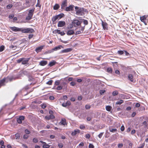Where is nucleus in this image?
Here are the masks:
<instances>
[{"mask_svg": "<svg viewBox=\"0 0 148 148\" xmlns=\"http://www.w3.org/2000/svg\"><path fill=\"white\" fill-rule=\"evenodd\" d=\"M76 14L79 16H83L84 15V12L85 11V9L83 8H79L77 6L75 7Z\"/></svg>", "mask_w": 148, "mask_h": 148, "instance_id": "1", "label": "nucleus"}, {"mask_svg": "<svg viewBox=\"0 0 148 148\" xmlns=\"http://www.w3.org/2000/svg\"><path fill=\"white\" fill-rule=\"evenodd\" d=\"M64 15L63 13H61L58 15L53 16L51 19V20L53 22L56 21L58 19H59L62 18Z\"/></svg>", "mask_w": 148, "mask_h": 148, "instance_id": "2", "label": "nucleus"}, {"mask_svg": "<svg viewBox=\"0 0 148 148\" xmlns=\"http://www.w3.org/2000/svg\"><path fill=\"white\" fill-rule=\"evenodd\" d=\"M8 77H5L3 79L0 80V88L2 86L5 85V83L8 82Z\"/></svg>", "mask_w": 148, "mask_h": 148, "instance_id": "3", "label": "nucleus"}, {"mask_svg": "<svg viewBox=\"0 0 148 148\" xmlns=\"http://www.w3.org/2000/svg\"><path fill=\"white\" fill-rule=\"evenodd\" d=\"M22 31L24 33H30L34 32V30L32 28H27L23 29Z\"/></svg>", "mask_w": 148, "mask_h": 148, "instance_id": "4", "label": "nucleus"}, {"mask_svg": "<svg viewBox=\"0 0 148 148\" xmlns=\"http://www.w3.org/2000/svg\"><path fill=\"white\" fill-rule=\"evenodd\" d=\"M67 0H64L62 2L61 4V9L62 10H64L66 7L67 5Z\"/></svg>", "mask_w": 148, "mask_h": 148, "instance_id": "5", "label": "nucleus"}, {"mask_svg": "<svg viewBox=\"0 0 148 148\" xmlns=\"http://www.w3.org/2000/svg\"><path fill=\"white\" fill-rule=\"evenodd\" d=\"M74 6L73 5H70L68 7L66 8L65 10L67 11H73L74 10Z\"/></svg>", "mask_w": 148, "mask_h": 148, "instance_id": "6", "label": "nucleus"}, {"mask_svg": "<svg viewBox=\"0 0 148 148\" xmlns=\"http://www.w3.org/2000/svg\"><path fill=\"white\" fill-rule=\"evenodd\" d=\"M25 119V117L23 116H19L18 118L17 119V121L19 124H21L22 123V121H23Z\"/></svg>", "mask_w": 148, "mask_h": 148, "instance_id": "7", "label": "nucleus"}, {"mask_svg": "<svg viewBox=\"0 0 148 148\" xmlns=\"http://www.w3.org/2000/svg\"><path fill=\"white\" fill-rule=\"evenodd\" d=\"M66 25L65 22L63 21H60L58 22V26L59 27H63Z\"/></svg>", "mask_w": 148, "mask_h": 148, "instance_id": "8", "label": "nucleus"}, {"mask_svg": "<svg viewBox=\"0 0 148 148\" xmlns=\"http://www.w3.org/2000/svg\"><path fill=\"white\" fill-rule=\"evenodd\" d=\"M102 25L104 30H107L108 29V24L106 22H104L102 21Z\"/></svg>", "mask_w": 148, "mask_h": 148, "instance_id": "9", "label": "nucleus"}, {"mask_svg": "<svg viewBox=\"0 0 148 148\" xmlns=\"http://www.w3.org/2000/svg\"><path fill=\"white\" fill-rule=\"evenodd\" d=\"M148 15H144V16L140 17L141 21L145 23L146 20V18L148 17Z\"/></svg>", "mask_w": 148, "mask_h": 148, "instance_id": "10", "label": "nucleus"}, {"mask_svg": "<svg viewBox=\"0 0 148 148\" xmlns=\"http://www.w3.org/2000/svg\"><path fill=\"white\" fill-rule=\"evenodd\" d=\"M73 23L75 26H79L81 24L80 21L77 20H74L73 22Z\"/></svg>", "mask_w": 148, "mask_h": 148, "instance_id": "11", "label": "nucleus"}, {"mask_svg": "<svg viewBox=\"0 0 148 148\" xmlns=\"http://www.w3.org/2000/svg\"><path fill=\"white\" fill-rule=\"evenodd\" d=\"M72 50V49L69 48L62 50L60 52V53H68L71 51Z\"/></svg>", "mask_w": 148, "mask_h": 148, "instance_id": "12", "label": "nucleus"}, {"mask_svg": "<svg viewBox=\"0 0 148 148\" xmlns=\"http://www.w3.org/2000/svg\"><path fill=\"white\" fill-rule=\"evenodd\" d=\"M44 46H45L44 45H43L38 47L36 49L35 51L37 53L41 51L42 49L43 48Z\"/></svg>", "mask_w": 148, "mask_h": 148, "instance_id": "13", "label": "nucleus"}, {"mask_svg": "<svg viewBox=\"0 0 148 148\" xmlns=\"http://www.w3.org/2000/svg\"><path fill=\"white\" fill-rule=\"evenodd\" d=\"M49 113L50 114L49 115V117L51 119H55V116L53 115V112L52 110H50L49 112Z\"/></svg>", "mask_w": 148, "mask_h": 148, "instance_id": "14", "label": "nucleus"}, {"mask_svg": "<svg viewBox=\"0 0 148 148\" xmlns=\"http://www.w3.org/2000/svg\"><path fill=\"white\" fill-rule=\"evenodd\" d=\"M71 104L70 102L69 101H68L65 103H63L62 104V106L64 107H66L67 106H69Z\"/></svg>", "mask_w": 148, "mask_h": 148, "instance_id": "15", "label": "nucleus"}, {"mask_svg": "<svg viewBox=\"0 0 148 148\" xmlns=\"http://www.w3.org/2000/svg\"><path fill=\"white\" fill-rule=\"evenodd\" d=\"M80 132V130L78 129L75 130L74 132H73L71 133V135L72 136H75L77 133H79Z\"/></svg>", "mask_w": 148, "mask_h": 148, "instance_id": "16", "label": "nucleus"}, {"mask_svg": "<svg viewBox=\"0 0 148 148\" xmlns=\"http://www.w3.org/2000/svg\"><path fill=\"white\" fill-rule=\"evenodd\" d=\"M33 14H28L27 16L26 17V19L27 20H29L31 19L33 16Z\"/></svg>", "mask_w": 148, "mask_h": 148, "instance_id": "17", "label": "nucleus"}, {"mask_svg": "<svg viewBox=\"0 0 148 148\" xmlns=\"http://www.w3.org/2000/svg\"><path fill=\"white\" fill-rule=\"evenodd\" d=\"M60 123L63 125H65L66 124V120L64 118L62 119Z\"/></svg>", "mask_w": 148, "mask_h": 148, "instance_id": "18", "label": "nucleus"}, {"mask_svg": "<svg viewBox=\"0 0 148 148\" xmlns=\"http://www.w3.org/2000/svg\"><path fill=\"white\" fill-rule=\"evenodd\" d=\"M29 59V58H27L26 59H25L23 60L22 62V64H27Z\"/></svg>", "mask_w": 148, "mask_h": 148, "instance_id": "19", "label": "nucleus"}, {"mask_svg": "<svg viewBox=\"0 0 148 148\" xmlns=\"http://www.w3.org/2000/svg\"><path fill=\"white\" fill-rule=\"evenodd\" d=\"M61 47H62L61 45H60L58 47H55V48H53L52 49V52H53V51H57L58 50L60 49H61Z\"/></svg>", "mask_w": 148, "mask_h": 148, "instance_id": "20", "label": "nucleus"}, {"mask_svg": "<svg viewBox=\"0 0 148 148\" xmlns=\"http://www.w3.org/2000/svg\"><path fill=\"white\" fill-rule=\"evenodd\" d=\"M47 63V62L46 61H42L40 62V64L42 66H44L46 65Z\"/></svg>", "mask_w": 148, "mask_h": 148, "instance_id": "21", "label": "nucleus"}, {"mask_svg": "<svg viewBox=\"0 0 148 148\" xmlns=\"http://www.w3.org/2000/svg\"><path fill=\"white\" fill-rule=\"evenodd\" d=\"M56 61L53 60L52 62H50L48 64V65L50 67H51L56 64Z\"/></svg>", "mask_w": 148, "mask_h": 148, "instance_id": "22", "label": "nucleus"}, {"mask_svg": "<svg viewBox=\"0 0 148 148\" xmlns=\"http://www.w3.org/2000/svg\"><path fill=\"white\" fill-rule=\"evenodd\" d=\"M74 34V31L72 30H68L67 33V34L68 35H71L73 34Z\"/></svg>", "mask_w": 148, "mask_h": 148, "instance_id": "23", "label": "nucleus"}, {"mask_svg": "<svg viewBox=\"0 0 148 148\" xmlns=\"http://www.w3.org/2000/svg\"><path fill=\"white\" fill-rule=\"evenodd\" d=\"M133 76L131 74H129L128 75V78L132 82L133 81Z\"/></svg>", "mask_w": 148, "mask_h": 148, "instance_id": "24", "label": "nucleus"}, {"mask_svg": "<svg viewBox=\"0 0 148 148\" xmlns=\"http://www.w3.org/2000/svg\"><path fill=\"white\" fill-rule=\"evenodd\" d=\"M106 109L107 111L110 112L112 109V107L109 106H107L106 107Z\"/></svg>", "mask_w": 148, "mask_h": 148, "instance_id": "25", "label": "nucleus"}, {"mask_svg": "<svg viewBox=\"0 0 148 148\" xmlns=\"http://www.w3.org/2000/svg\"><path fill=\"white\" fill-rule=\"evenodd\" d=\"M60 7V5L58 4H56L53 7L54 10H57L59 9Z\"/></svg>", "mask_w": 148, "mask_h": 148, "instance_id": "26", "label": "nucleus"}, {"mask_svg": "<svg viewBox=\"0 0 148 148\" xmlns=\"http://www.w3.org/2000/svg\"><path fill=\"white\" fill-rule=\"evenodd\" d=\"M29 3L30 2L29 0H26L24 5H26V8L29 7L30 6V5L29 4Z\"/></svg>", "mask_w": 148, "mask_h": 148, "instance_id": "27", "label": "nucleus"}, {"mask_svg": "<svg viewBox=\"0 0 148 148\" xmlns=\"http://www.w3.org/2000/svg\"><path fill=\"white\" fill-rule=\"evenodd\" d=\"M11 29L12 30L14 31H18L20 30V29L16 27H13L11 28Z\"/></svg>", "mask_w": 148, "mask_h": 148, "instance_id": "28", "label": "nucleus"}, {"mask_svg": "<svg viewBox=\"0 0 148 148\" xmlns=\"http://www.w3.org/2000/svg\"><path fill=\"white\" fill-rule=\"evenodd\" d=\"M40 0H37V3L36 5V6L37 7H39L40 8L41 6V5L40 3Z\"/></svg>", "mask_w": 148, "mask_h": 148, "instance_id": "29", "label": "nucleus"}, {"mask_svg": "<svg viewBox=\"0 0 148 148\" xmlns=\"http://www.w3.org/2000/svg\"><path fill=\"white\" fill-rule=\"evenodd\" d=\"M35 10V8H33L31 9L30 10H29V13L30 14H33V15L34 14V12Z\"/></svg>", "mask_w": 148, "mask_h": 148, "instance_id": "30", "label": "nucleus"}, {"mask_svg": "<svg viewBox=\"0 0 148 148\" xmlns=\"http://www.w3.org/2000/svg\"><path fill=\"white\" fill-rule=\"evenodd\" d=\"M107 71L110 73H112V68L111 67H109L107 69Z\"/></svg>", "mask_w": 148, "mask_h": 148, "instance_id": "31", "label": "nucleus"}, {"mask_svg": "<svg viewBox=\"0 0 148 148\" xmlns=\"http://www.w3.org/2000/svg\"><path fill=\"white\" fill-rule=\"evenodd\" d=\"M25 59V58H19L18 60H17V62L18 63H21V62H22L23 60Z\"/></svg>", "mask_w": 148, "mask_h": 148, "instance_id": "32", "label": "nucleus"}, {"mask_svg": "<svg viewBox=\"0 0 148 148\" xmlns=\"http://www.w3.org/2000/svg\"><path fill=\"white\" fill-rule=\"evenodd\" d=\"M49 147L50 146L49 145L47 144L46 143L45 144H43V145L42 146V147L43 148H49Z\"/></svg>", "mask_w": 148, "mask_h": 148, "instance_id": "33", "label": "nucleus"}, {"mask_svg": "<svg viewBox=\"0 0 148 148\" xmlns=\"http://www.w3.org/2000/svg\"><path fill=\"white\" fill-rule=\"evenodd\" d=\"M60 83V81L58 80L55 81L54 83V85L56 86L59 85Z\"/></svg>", "mask_w": 148, "mask_h": 148, "instance_id": "34", "label": "nucleus"}, {"mask_svg": "<svg viewBox=\"0 0 148 148\" xmlns=\"http://www.w3.org/2000/svg\"><path fill=\"white\" fill-rule=\"evenodd\" d=\"M123 102V101L121 100L119 101H118L116 102V105H120Z\"/></svg>", "mask_w": 148, "mask_h": 148, "instance_id": "35", "label": "nucleus"}, {"mask_svg": "<svg viewBox=\"0 0 148 148\" xmlns=\"http://www.w3.org/2000/svg\"><path fill=\"white\" fill-rule=\"evenodd\" d=\"M109 130L110 132H116L117 131V130L116 129L109 128Z\"/></svg>", "mask_w": 148, "mask_h": 148, "instance_id": "36", "label": "nucleus"}, {"mask_svg": "<svg viewBox=\"0 0 148 148\" xmlns=\"http://www.w3.org/2000/svg\"><path fill=\"white\" fill-rule=\"evenodd\" d=\"M118 92L117 91L115 90L114 91L112 92V95L113 96H116L118 94Z\"/></svg>", "mask_w": 148, "mask_h": 148, "instance_id": "37", "label": "nucleus"}, {"mask_svg": "<svg viewBox=\"0 0 148 148\" xmlns=\"http://www.w3.org/2000/svg\"><path fill=\"white\" fill-rule=\"evenodd\" d=\"M5 49V47L3 45H1L0 47V52L3 51Z\"/></svg>", "mask_w": 148, "mask_h": 148, "instance_id": "38", "label": "nucleus"}, {"mask_svg": "<svg viewBox=\"0 0 148 148\" xmlns=\"http://www.w3.org/2000/svg\"><path fill=\"white\" fill-rule=\"evenodd\" d=\"M124 52V51L119 50L118 51L117 53L120 55H122L123 54Z\"/></svg>", "mask_w": 148, "mask_h": 148, "instance_id": "39", "label": "nucleus"}, {"mask_svg": "<svg viewBox=\"0 0 148 148\" xmlns=\"http://www.w3.org/2000/svg\"><path fill=\"white\" fill-rule=\"evenodd\" d=\"M63 86L61 85L58 86L56 88V89L58 90H61Z\"/></svg>", "mask_w": 148, "mask_h": 148, "instance_id": "40", "label": "nucleus"}, {"mask_svg": "<svg viewBox=\"0 0 148 148\" xmlns=\"http://www.w3.org/2000/svg\"><path fill=\"white\" fill-rule=\"evenodd\" d=\"M20 135L18 134H16L15 135V138L16 139H19L20 138Z\"/></svg>", "mask_w": 148, "mask_h": 148, "instance_id": "41", "label": "nucleus"}, {"mask_svg": "<svg viewBox=\"0 0 148 148\" xmlns=\"http://www.w3.org/2000/svg\"><path fill=\"white\" fill-rule=\"evenodd\" d=\"M53 82V81L52 80H50L48 81L46 84L49 85H51Z\"/></svg>", "mask_w": 148, "mask_h": 148, "instance_id": "42", "label": "nucleus"}, {"mask_svg": "<svg viewBox=\"0 0 148 148\" xmlns=\"http://www.w3.org/2000/svg\"><path fill=\"white\" fill-rule=\"evenodd\" d=\"M85 126L84 125H81L79 126V128L81 129H84L85 128Z\"/></svg>", "mask_w": 148, "mask_h": 148, "instance_id": "43", "label": "nucleus"}, {"mask_svg": "<svg viewBox=\"0 0 148 148\" xmlns=\"http://www.w3.org/2000/svg\"><path fill=\"white\" fill-rule=\"evenodd\" d=\"M47 106L46 105L45 103H43L41 104V107L43 109L45 108Z\"/></svg>", "mask_w": 148, "mask_h": 148, "instance_id": "44", "label": "nucleus"}, {"mask_svg": "<svg viewBox=\"0 0 148 148\" xmlns=\"http://www.w3.org/2000/svg\"><path fill=\"white\" fill-rule=\"evenodd\" d=\"M33 141L35 143H37L38 142V139L36 138H34L33 139Z\"/></svg>", "mask_w": 148, "mask_h": 148, "instance_id": "45", "label": "nucleus"}, {"mask_svg": "<svg viewBox=\"0 0 148 148\" xmlns=\"http://www.w3.org/2000/svg\"><path fill=\"white\" fill-rule=\"evenodd\" d=\"M82 33V32L81 31V30H79L76 32L75 34L78 35Z\"/></svg>", "mask_w": 148, "mask_h": 148, "instance_id": "46", "label": "nucleus"}, {"mask_svg": "<svg viewBox=\"0 0 148 148\" xmlns=\"http://www.w3.org/2000/svg\"><path fill=\"white\" fill-rule=\"evenodd\" d=\"M12 7V5L11 4H9L7 6V9H10Z\"/></svg>", "mask_w": 148, "mask_h": 148, "instance_id": "47", "label": "nucleus"}, {"mask_svg": "<svg viewBox=\"0 0 148 148\" xmlns=\"http://www.w3.org/2000/svg\"><path fill=\"white\" fill-rule=\"evenodd\" d=\"M25 132L26 134H29L30 133V131L27 129H26Z\"/></svg>", "mask_w": 148, "mask_h": 148, "instance_id": "48", "label": "nucleus"}, {"mask_svg": "<svg viewBox=\"0 0 148 148\" xmlns=\"http://www.w3.org/2000/svg\"><path fill=\"white\" fill-rule=\"evenodd\" d=\"M29 137V136L27 134H24L23 136V138L25 139H27Z\"/></svg>", "mask_w": 148, "mask_h": 148, "instance_id": "49", "label": "nucleus"}, {"mask_svg": "<svg viewBox=\"0 0 148 148\" xmlns=\"http://www.w3.org/2000/svg\"><path fill=\"white\" fill-rule=\"evenodd\" d=\"M83 23L85 25H87L88 23V21L86 20H84L83 21Z\"/></svg>", "mask_w": 148, "mask_h": 148, "instance_id": "50", "label": "nucleus"}, {"mask_svg": "<svg viewBox=\"0 0 148 148\" xmlns=\"http://www.w3.org/2000/svg\"><path fill=\"white\" fill-rule=\"evenodd\" d=\"M90 105H86L85 106V108L86 109L88 110L90 109Z\"/></svg>", "mask_w": 148, "mask_h": 148, "instance_id": "51", "label": "nucleus"}, {"mask_svg": "<svg viewBox=\"0 0 148 148\" xmlns=\"http://www.w3.org/2000/svg\"><path fill=\"white\" fill-rule=\"evenodd\" d=\"M54 32L56 33H57L58 34H60V32L61 31H60V30H58V29H56V30H54Z\"/></svg>", "mask_w": 148, "mask_h": 148, "instance_id": "52", "label": "nucleus"}, {"mask_svg": "<svg viewBox=\"0 0 148 148\" xmlns=\"http://www.w3.org/2000/svg\"><path fill=\"white\" fill-rule=\"evenodd\" d=\"M16 47H15L14 45H11L9 47V48H10L12 49H15Z\"/></svg>", "mask_w": 148, "mask_h": 148, "instance_id": "53", "label": "nucleus"}, {"mask_svg": "<svg viewBox=\"0 0 148 148\" xmlns=\"http://www.w3.org/2000/svg\"><path fill=\"white\" fill-rule=\"evenodd\" d=\"M105 92V90H100V93L101 95H102Z\"/></svg>", "mask_w": 148, "mask_h": 148, "instance_id": "54", "label": "nucleus"}, {"mask_svg": "<svg viewBox=\"0 0 148 148\" xmlns=\"http://www.w3.org/2000/svg\"><path fill=\"white\" fill-rule=\"evenodd\" d=\"M58 147L60 148H62L63 147V144L62 143H60L58 145Z\"/></svg>", "mask_w": 148, "mask_h": 148, "instance_id": "55", "label": "nucleus"}, {"mask_svg": "<svg viewBox=\"0 0 148 148\" xmlns=\"http://www.w3.org/2000/svg\"><path fill=\"white\" fill-rule=\"evenodd\" d=\"M124 52L125 53V55L126 56H130V54L129 53H128L127 51L125 50H124Z\"/></svg>", "mask_w": 148, "mask_h": 148, "instance_id": "56", "label": "nucleus"}, {"mask_svg": "<svg viewBox=\"0 0 148 148\" xmlns=\"http://www.w3.org/2000/svg\"><path fill=\"white\" fill-rule=\"evenodd\" d=\"M89 148H94V146L91 144H90L89 145Z\"/></svg>", "mask_w": 148, "mask_h": 148, "instance_id": "57", "label": "nucleus"}, {"mask_svg": "<svg viewBox=\"0 0 148 148\" xmlns=\"http://www.w3.org/2000/svg\"><path fill=\"white\" fill-rule=\"evenodd\" d=\"M45 119L47 120H49L51 119L49 117V116H46L45 117Z\"/></svg>", "mask_w": 148, "mask_h": 148, "instance_id": "58", "label": "nucleus"}, {"mask_svg": "<svg viewBox=\"0 0 148 148\" xmlns=\"http://www.w3.org/2000/svg\"><path fill=\"white\" fill-rule=\"evenodd\" d=\"M90 136L89 134H87L86 135V138L88 139H89Z\"/></svg>", "mask_w": 148, "mask_h": 148, "instance_id": "59", "label": "nucleus"}, {"mask_svg": "<svg viewBox=\"0 0 148 148\" xmlns=\"http://www.w3.org/2000/svg\"><path fill=\"white\" fill-rule=\"evenodd\" d=\"M120 129H121V130L122 131H123L124 130V129H125V127H124V126L123 125H122Z\"/></svg>", "mask_w": 148, "mask_h": 148, "instance_id": "60", "label": "nucleus"}, {"mask_svg": "<svg viewBox=\"0 0 148 148\" xmlns=\"http://www.w3.org/2000/svg\"><path fill=\"white\" fill-rule=\"evenodd\" d=\"M70 84L71 86H73L75 84V83L74 82H72L70 83Z\"/></svg>", "mask_w": 148, "mask_h": 148, "instance_id": "61", "label": "nucleus"}, {"mask_svg": "<svg viewBox=\"0 0 148 148\" xmlns=\"http://www.w3.org/2000/svg\"><path fill=\"white\" fill-rule=\"evenodd\" d=\"M136 132V130H132L131 132V134L132 135H133Z\"/></svg>", "mask_w": 148, "mask_h": 148, "instance_id": "62", "label": "nucleus"}, {"mask_svg": "<svg viewBox=\"0 0 148 148\" xmlns=\"http://www.w3.org/2000/svg\"><path fill=\"white\" fill-rule=\"evenodd\" d=\"M14 15L13 14H11L9 16V18L10 19H12L13 18Z\"/></svg>", "mask_w": 148, "mask_h": 148, "instance_id": "63", "label": "nucleus"}, {"mask_svg": "<svg viewBox=\"0 0 148 148\" xmlns=\"http://www.w3.org/2000/svg\"><path fill=\"white\" fill-rule=\"evenodd\" d=\"M92 119V117H87V120L88 121H90Z\"/></svg>", "mask_w": 148, "mask_h": 148, "instance_id": "64", "label": "nucleus"}]
</instances>
